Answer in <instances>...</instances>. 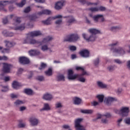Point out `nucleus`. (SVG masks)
<instances>
[{"label":"nucleus","instance_id":"nucleus-1","mask_svg":"<svg viewBox=\"0 0 130 130\" xmlns=\"http://www.w3.org/2000/svg\"><path fill=\"white\" fill-rule=\"evenodd\" d=\"M41 32L40 31H34L28 34L27 37L24 40L23 43L24 44H37L38 43H40V44H43L44 43H46V42H48L49 41H51L53 38L52 37H47L46 38L43 39L42 43L36 41L35 39H31L30 37H36L37 36H40L41 35Z\"/></svg>","mask_w":130,"mask_h":130},{"label":"nucleus","instance_id":"nucleus-2","mask_svg":"<svg viewBox=\"0 0 130 130\" xmlns=\"http://www.w3.org/2000/svg\"><path fill=\"white\" fill-rule=\"evenodd\" d=\"M77 78H78V81L81 83H85L86 82V78L83 77V76H80V74L74 75V71L72 69H69L68 71V78L69 80H76Z\"/></svg>","mask_w":130,"mask_h":130},{"label":"nucleus","instance_id":"nucleus-3","mask_svg":"<svg viewBox=\"0 0 130 130\" xmlns=\"http://www.w3.org/2000/svg\"><path fill=\"white\" fill-rule=\"evenodd\" d=\"M80 39V36L77 34H72L69 35L64 39V41H67L68 42H76Z\"/></svg>","mask_w":130,"mask_h":130},{"label":"nucleus","instance_id":"nucleus-4","mask_svg":"<svg viewBox=\"0 0 130 130\" xmlns=\"http://www.w3.org/2000/svg\"><path fill=\"white\" fill-rule=\"evenodd\" d=\"M118 42H116L111 44L110 46L111 47V50H113V52H116V53H119L120 54H124V50L122 48H118V49L114 48L116 45H118Z\"/></svg>","mask_w":130,"mask_h":130},{"label":"nucleus","instance_id":"nucleus-5","mask_svg":"<svg viewBox=\"0 0 130 130\" xmlns=\"http://www.w3.org/2000/svg\"><path fill=\"white\" fill-rule=\"evenodd\" d=\"M83 119L82 118H78L76 119L75 120V126L76 130H86V128L81 125V122H82Z\"/></svg>","mask_w":130,"mask_h":130},{"label":"nucleus","instance_id":"nucleus-6","mask_svg":"<svg viewBox=\"0 0 130 130\" xmlns=\"http://www.w3.org/2000/svg\"><path fill=\"white\" fill-rule=\"evenodd\" d=\"M3 72L5 74H9L11 72V69L13 67L12 64L8 63H3Z\"/></svg>","mask_w":130,"mask_h":130},{"label":"nucleus","instance_id":"nucleus-7","mask_svg":"<svg viewBox=\"0 0 130 130\" xmlns=\"http://www.w3.org/2000/svg\"><path fill=\"white\" fill-rule=\"evenodd\" d=\"M129 113V108L126 107H122L120 109V115L122 116V117H125L128 115V113Z\"/></svg>","mask_w":130,"mask_h":130},{"label":"nucleus","instance_id":"nucleus-8","mask_svg":"<svg viewBox=\"0 0 130 130\" xmlns=\"http://www.w3.org/2000/svg\"><path fill=\"white\" fill-rule=\"evenodd\" d=\"M12 1H4L0 2V11H3L4 12H7V10L5 9V6L9 4H13Z\"/></svg>","mask_w":130,"mask_h":130},{"label":"nucleus","instance_id":"nucleus-9","mask_svg":"<svg viewBox=\"0 0 130 130\" xmlns=\"http://www.w3.org/2000/svg\"><path fill=\"white\" fill-rule=\"evenodd\" d=\"M64 18H67L66 22L67 26H70V25H72V24L77 22V20H76V19L73 16H65Z\"/></svg>","mask_w":130,"mask_h":130},{"label":"nucleus","instance_id":"nucleus-10","mask_svg":"<svg viewBox=\"0 0 130 130\" xmlns=\"http://www.w3.org/2000/svg\"><path fill=\"white\" fill-rule=\"evenodd\" d=\"M66 5V1L63 0H61L57 2L55 5V10H61L62 9V7Z\"/></svg>","mask_w":130,"mask_h":130},{"label":"nucleus","instance_id":"nucleus-11","mask_svg":"<svg viewBox=\"0 0 130 130\" xmlns=\"http://www.w3.org/2000/svg\"><path fill=\"white\" fill-rule=\"evenodd\" d=\"M79 54L82 57H89L90 56V52L87 49H83L79 52Z\"/></svg>","mask_w":130,"mask_h":130},{"label":"nucleus","instance_id":"nucleus-12","mask_svg":"<svg viewBox=\"0 0 130 130\" xmlns=\"http://www.w3.org/2000/svg\"><path fill=\"white\" fill-rule=\"evenodd\" d=\"M92 18L95 23H98V22H99V19H101V22H104L105 20L102 14L94 15Z\"/></svg>","mask_w":130,"mask_h":130},{"label":"nucleus","instance_id":"nucleus-13","mask_svg":"<svg viewBox=\"0 0 130 130\" xmlns=\"http://www.w3.org/2000/svg\"><path fill=\"white\" fill-rule=\"evenodd\" d=\"M19 61L21 64H28V63H30L29 59L24 56L19 57Z\"/></svg>","mask_w":130,"mask_h":130},{"label":"nucleus","instance_id":"nucleus-14","mask_svg":"<svg viewBox=\"0 0 130 130\" xmlns=\"http://www.w3.org/2000/svg\"><path fill=\"white\" fill-rule=\"evenodd\" d=\"M82 36H83L84 39L86 40V41H87L88 42H89L90 41H95V40H96V35H92L91 36H90V37L89 38H86V35L85 34H83L82 35Z\"/></svg>","mask_w":130,"mask_h":130},{"label":"nucleus","instance_id":"nucleus-15","mask_svg":"<svg viewBox=\"0 0 130 130\" xmlns=\"http://www.w3.org/2000/svg\"><path fill=\"white\" fill-rule=\"evenodd\" d=\"M10 18L11 19L13 18V21L16 23V24H20L21 23V17H19L16 16H14V15H10Z\"/></svg>","mask_w":130,"mask_h":130},{"label":"nucleus","instance_id":"nucleus-16","mask_svg":"<svg viewBox=\"0 0 130 130\" xmlns=\"http://www.w3.org/2000/svg\"><path fill=\"white\" fill-rule=\"evenodd\" d=\"M51 11L48 10H44L42 11L39 12L37 13L38 16H42V15H50Z\"/></svg>","mask_w":130,"mask_h":130},{"label":"nucleus","instance_id":"nucleus-17","mask_svg":"<svg viewBox=\"0 0 130 130\" xmlns=\"http://www.w3.org/2000/svg\"><path fill=\"white\" fill-rule=\"evenodd\" d=\"M76 71H81L82 73L80 74V76H85V75H88L87 73V72L85 71V69L84 68L81 67H76Z\"/></svg>","mask_w":130,"mask_h":130},{"label":"nucleus","instance_id":"nucleus-18","mask_svg":"<svg viewBox=\"0 0 130 130\" xmlns=\"http://www.w3.org/2000/svg\"><path fill=\"white\" fill-rule=\"evenodd\" d=\"M29 121L32 126L37 125L38 124V119L35 117H31L29 119Z\"/></svg>","mask_w":130,"mask_h":130},{"label":"nucleus","instance_id":"nucleus-19","mask_svg":"<svg viewBox=\"0 0 130 130\" xmlns=\"http://www.w3.org/2000/svg\"><path fill=\"white\" fill-rule=\"evenodd\" d=\"M28 52L30 56H34V55H39V54H40V51L36 50H31Z\"/></svg>","mask_w":130,"mask_h":130},{"label":"nucleus","instance_id":"nucleus-20","mask_svg":"<svg viewBox=\"0 0 130 130\" xmlns=\"http://www.w3.org/2000/svg\"><path fill=\"white\" fill-rule=\"evenodd\" d=\"M2 33L5 37H13L15 35L14 33L8 32L6 30H4Z\"/></svg>","mask_w":130,"mask_h":130},{"label":"nucleus","instance_id":"nucleus-21","mask_svg":"<svg viewBox=\"0 0 130 130\" xmlns=\"http://www.w3.org/2000/svg\"><path fill=\"white\" fill-rule=\"evenodd\" d=\"M43 99H44V100L50 101V100H52V95L48 93H47L44 94Z\"/></svg>","mask_w":130,"mask_h":130},{"label":"nucleus","instance_id":"nucleus-22","mask_svg":"<svg viewBox=\"0 0 130 130\" xmlns=\"http://www.w3.org/2000/svg\"><path fill=\"white\" fill-rule=\"evenodd\" d=\"M74 104L75 105H80V104L82 103V100L80 99V98L75 97L73 99Z\"/></svg>","mask_w":130,"mask_h":130},{"label":"nucleus","instance_id":"nucleus-23","mask_svg":"<svg viewBox=\"0 0 130 130\" xmlns=\"http://www.w3.org/2000/svg\"><path fill=\"white\" fill-rule=\"evenodd\" d=\"M19 87H21V84H20V83L17 82L16 81H13L12 83L13 88L18 90V89H19Z\"/></svg>","mask_w":130,"mask_h":130},{"label":"nucleus","instance_id":"nucleus-24","mask_svg":"<svg viewBox=\"0 0 130 130\" xmlns=\"http://www.w3.org/2000/svg\"><path fill=\"white\" fill-rule=\"evenodd\" d=\"M89 31L90 32V33L92 34V35H96V34H100V30L96 29L95 28H91L90 29H89Z\"/></svg>","mask_w":130,"mask_h":130},{"label":"nucleus","instance_id":"nucleus-25","mask_svg":"<svg viewBox=\"0 0 130 130\" xmlns=\"http://www.w3.org/2000/svg\"><path fill=\"white\" fill-rule=\"evenodd\" d=\"M24 93L26 94V95H33V90L29 88H25L24 90Z\"/></svg>","mask_w":130,"mask_h":130},{"label":"nucleus","instance_id":"nucleus-26","mask_svg":"<svg viewBox=\"0 0 130 130\" xmlns=\"http://www.w3.org/2000/svg\"><path fill=\"white\" fill-rule=\"evenodd\" d=\"M80 2L82 5H86V4L87 6H90V5H94L97 6V3H91L90 2H87L86 0H80Z\"/></svg>","mask_w":130,"mask_h":130},{"label":"nucleus","instance_id":"nucleus-27","mask_svg":"<svg viewBox=\"0 0 130 130\" xmlns=\"http://www.w3.org/2000/svg\"><path fill=\"white\" fill-rule=\"evenodd\" d=\"M56 80L57 81H58V82H60V81H63L64 82V81H65V79H64V75H62V74H61V75H58L57 77H56Z\"/></svg>","mask_w":130,"mask_h":130},{"label":"nucleus","instance_id":"nucleus-28","mask_svg":"<svg viewBox=\"0 0 130 130\" xmlns=\"http://www.w3.org/2000/svg\"><path fill=\"white\" fill-rule=\"evenodd\" d=\"M117 101V99H115L114 98L109 97L106 100V103L107 104H109V103H111V102H113V101Z\"/></svg>","mask_w":130,"mask_h":130},{"label":"nucleus","instance_id":"nucleus-29","mask_svg":"<svg viewBox=\"0 0 130 130\" xmlns=\"http://www.w3.org/2000/svg\"><path fill=\"white\" fill-rule=\"evenodd\" d=\"M53 18L52 17H49L46 20L43 21V23L45 25H50L51 24V21H52Z\"/></svg>","mask_w":130,"mask_h":130},{"label":"nucleus","instance_id":"nucleus-30","mask_svg":"<svg viewBox=\"0 0 130 130\" xmlns=\"http://www.w3.org/2000/svg\"><path fill=\"white\" fill-rule=\"evenodd\" d=\"M81 112L86 114H92L93 113V110H81Z\"/></svg>","mask_w":130,"mask_h":130},{"label":"nucleus","instance_id":"nucleus-31","mask_svg":"<svg viewBox=\"0 0 130 130\" xmlns=\"http://www.w3.org/2000/svg\"><path fill=\"white\" fill-rule=\"evenodd\" d=\"M29 19L30 21H32L33 22H35L37 19H38V17L36 15H30L29 16Z\"/></svg>","mask_w":130,"mask_h":130},{"label":"nucleus","instance_id":"nucleus-32","mask_svg":"<svg viewBox=\"0 0 130 130\" xmlns=\"http://www.w3.org/2000/svg\"><path fill=\"white\" fill-rule=\"evenodd\" d=\"M96 98L99 100V102L102 103L103 102V100H104V95L100 94L96 96Z\"/></svg>","mask_w":130,"mask_h":130},{"label":"nucleus","instance_id":"nucleus-33","mask_svg":"<svg viewBox=\"0 0 130 130\" xmlns=\"http://www.w3.org/2000/svg\"><path fill=\"white\" fill-rule=\"evenodd\" d=\"M98 85L99 86V87L102 88V89H104V88H107V85L103 84V83L100 81L98 82Z\"/></svg>","mask_w":130,"mask_h":130},{"label":"nucleus","instance_id":"nucleus-34","mask_svg":"<svg viewBox=\"0 0 130 130\" xmlns=\"http://www.w3.org/2000/svg\"><path fill=\"white\" fill-rule=\"evenodd\" d=\"M46 76H52V69L51 68H49L47 71L45 72Z\"/></svg>","mask_w":130,"mask_h":130},{"label":"nucleus","instance_id":"nucleus-35","mask_svg":"<svg viewBox=\"0 0 130 130\" xmlns=\"http://www.w3.org/2000/svg\"><path fill=\"white\" fill-rule=\"evenodd\" d=\"M24 29H25V25L24 24L21 25L19 26H17L15 28V30H20V31L24 30Z\"/></svg>","mask_w":130,"mask_h":130},{"label":"nucleus","instance_id":"nucleus-36","mask_svg":"<svg viewBox=\"0 0 130 130\" xmlns=\"http://www.w3.org/2000/svg\"><path fill=\"white\" fill-rule=\"evenodd\" d=\"M25 4H26V0H22L20 3L16 4V5L19 8H22Z\"/></svg>","mask_w":130,"mask_h":130},{"label":"nucleus","instance_id":"nucleus-37","mask_svg":"<svg viewBox=\"0 0 130 130\" xmlns=\"http://www.w3.org/2000/svg\"><path fill=\"white\" fill-rule=\"evenodd\" d=\"M120 29V27L119 26H113L111 27V31H113V32H116V31H118Z\"/></svg>","mask_w":130,"mask_h":130},{"label":"nucleus","instance_id":"nucleus-38","mask_svg":"<svg viewBox=\"0 0 130 130\" xmlns=\"http://www.w3.org/2000/svg\"><path fill=\"white\" fill-rule=\"evenodd\" d=\"M88 11H90L92 13L94 12H99L98 7H91L88 9Z\"/></svg>","mask_w":130,"mask_h":130},{"label":"nucleus","instance_id":"nucleus-39","mask_svg":"<svg viewBox=\"0 0 130 130\" xmlns=\"http://www.w3.org/2000/svg\"><path fill=\"white\" fill-rule=\"evenodd\" d=\"M46 67H47L46 63L42 62L41 64V66L39 68V69H40V70H44V69H45Z\"/></svg>","mask_w":130,"mask_h":130},{"label":"nucleus","instance_id":"nucleus-40","mask_svg":"<svg viewBox=\"0 0 130 130\" xmlns=\"http://www.w3.org/2000/svg\"><path fill=\"white\" fill-rule=\"evenodd\" d=\"M107 70L108 71H109V72H113V71H114V70H115V66H109L107 68Z\"/></svg>","mask_w":130,"mask_h":130},{"label":"nucleus","instance_id":"nucleus-41","mask_svg":"<svg viewBox=\"0 0 130 130\" xmlns=\"http://www.w3.org/2000/svg\"><path fill=\"white\" fill-rule=\"evenodd\" d=\"M99 62H100L99 58H97L93 61V63L95 67H98V66H99Z\"/></svg>","mask_w":130,"mask_h":130},{"label":"nucleus","instance_id":"nucleus-42","mask_svg":"<svg viewBox=\"0 0 130 130\" xmlns=\"http://www.w3.org/2000/svg\"><path fill=\"white\" fill-rule=\"evenodd\" d=\"M43 110H50V107L48 104H45Z\"/></svg>","mask_w":130,"mask_h":130},{"label":"nucleus","instance_id":"nucleus-43","mask_svg":"<svg viewBox=\"0 0 130 130\" xmlns=\"http://www.w3.org/2000/svg\"><path fill=\"white\" fill-rule=\"evenodd\" d=\"M36 80L38 81H40V82H42V81H44V77L42 76H39L36 77Z\"/></svg>","mask_w":130,"mask_h":130},{"label":"nucleus","instance_id":"nucleus-44","mask_svg":"<svg viewBox=\"0 0 130 130\" xmlns=\"http://www.w3.org/2000/svg\"><path fill=\"white\" fill-rule=\"evenodd\" d=\"M5 43L6 44V46L7 47H12L13 46V43L12 42H10L8 41H5Z\"/></svg>","mask_w":130,"mask_h":130},{"label":"nucleus","instance_id":"nucleus-45","mask_svg":"<svg viewBox=\"0 0 130 130\" xmlns=\"http://www.w3.org/2000/svg\"><path fill=\"white\" fill-rule=\"evenodd\" d=\"M14 104H15V105L16 106H18V105H21V104H23L24 102H23V101H20V100H17Z\"/></svg>","mask_w":130,"mask_h":130},{"label":"nucleus","instance_id":"nucleus-46","mask_svg":"<svg viewBox=\"0 0 130 130\" xmlns=\"http://www.w3.org/2000/svg\"><path fill=\"white\" fill-rule=\"evenodd\" d=\"M41 49L43 50V51L48 50V46L46 45H43L41 47Z\"/></svg>","mask_w":130,"mask_h":130},{"label":"nucleus","instance_id":"nucleus-47","mask_svg":"<svg viewBox=\"0 0 130 130\" xmlns=\"http://www.w3.org/2000/svg\"><path fill=\"white\" fill-rule=\"evenodd\" d=\"M69 49L71 51H76V50H77V47L75 46H70L69 47Z\"/></svg>","mask_w":130,"mask_h":130},{"label":"nucleus","instance_id":"nucleus-48","mask_svg":"<svg viewBox=\"0 0 130 130\" xmlns=\"http://www.w3.org/2000/svg\"><path fill=\"white\" fill-rule=\"evenodd\" d=\"M1 52L2 53H9L10 52V49L4 48Z\"/></svg>","mask_w":130,"mask_h":130},{"label":"nucleus","instance_id":"nucleus-49","mask_svg":"<svg viewBox=\"0 0 130 130\" xmlns=\"http://www.w3.org/2000/svg\"><path fill=\"white\" fill-rule=\"evenodd\" d=\"M98 9H99V11H100L101 12H104L105 11H106V8L103 7V6H101L100 7H98Z\"/></svg>","mask_w":130,"mask_h":130},{"label":"nucleus","instance_id":"nucleus-50","mask_svg":"<svg viewBox=\"0 0 130 130\" xmlns=\"http://www.w3.org/2000/svg\"><path fill=\"white\" fill-rule=\"evenodd\" d=\"M56 108H61L62 107V105L61 103L58 102L55 104Z\"/></svg>","mask_w":130,"mask_h":130},{"label":"nucleus","instance_id":"nucleus-51","mask_svg":"<svg viewBox=\"0 0 130 130\" xmlns=\"http://www.w3.org/2000/svg\"><path fill=\"white\" fill-rule=\"evenodd\" d=\"M62 18V16L60 15H58L55 16V17H52L53 20H55V19H61Z\"/></svg>","mask_w":130,"mask_h":130},{"label":"nucleus","instance_id":"nucleus-52","mask_svg":"<svg viewBox=\"0 0 130 130\" xmlns=\"http://www.w3.org/2000/svg\"><path fill=\"white\" fill-rule=\"evenodd\" d=\"M56 25H61L62 24V20L61 19L57 20L55 21Z\"/></svg>","mask_w":130,"mask_h":130},{"label":"nucleus","instance_id":"nucleus-53","mask_svg":"<svg viewBox=\"0 0 130 130\" xmlns=\"http://www.w3.org/2000/svg\"><path fill=\"white\" fill-rule=\"evenodd\" d=\"M0 60H8V57L6 56H0Z\"/></svg>","mask_w":130,"mask_h":130},{"label":"nucleus","instance_id":"nucleus-54","mask_svg":"<svg viewBox=\"0 0 130 130\" xmlns=\"http://www.w3.org/2000/svg\"><path fill=\"white\" fill-rule=\"evenodd\" d=\"M103 116H105L107 118H109V117H111V115L109 113H107L104 115H103Z\"/></svg>","mask_w":130,"mask_h":130},{"label":"nucleus","instance_id":"nucleus-55","mask_svg":"<svg viewBox=\"0 0 130 130\" xmlns=\"http://www.w3.org/2000/svg\"><path fill=\"white\" fill-rule=\"evenodd\" d=\"M30 11H31V9L29 7H28L25 9V10H24V13H29Z\"/></svg>","mask_w":130,"mask_h":130},{"label":"nucleus","instance_id":"nucleus-56","mask_svg":"<svg viewBox=\"0 0 130 130\" xmlns=\"http://www.w3.org/2000/svg\"><path fill=\"white\" fill-rule=\"evenodd\" d=\"M115 62H116V63H118V64H121L122 63V61H120V60L118 59H116L114 60Z\"/></svg>","mask_w":130,"mask_h":130},{"label":"nucleus","instance_id":"nucleus-57","mask_svg":"<svg viewBox=\"0 0 130 130\" xmlns=\"http://www.w3.org/2000/svg\"><path fill=\"white\" fill-rule=\"evenodd\" d=\"M63 128L68 130H72V129L70 128V126H69L68 125H64L63 126Z\"/></svg>","mask_w":130,"mask_h":130},{"label":"nucleus","instance_id":"nucleus-58","mask_svg":"<svg viewBox=\"0 0 130 130\" xmlns=\"http://www.w3.org/2000/svg\"><path fill=\"white\" fill-rule=\"evenodd\" d=\"M11 97L12 98V99H14V98H18V95L12 93L11 94Z\"/></svg>","mask_w":130,"mask_h":130},{"label":"nucleus","instance_id":"nucleus-59","mask_svg":"<svg viewBox=\"0 0 130 130\" xmlns=\"http://www.w3.org/2000/svg\"><path fill=\"white\" fill-rule=\"evenodd\" d=\"M26 125V124L25 123H20L19 124H18V126L19 127H25V126Z\"/></svg>","mask_w":130,"mask_h":130},{"label":"nucleus","instance_id":"nucleus-60","mask_svg":"<svg viewBox=\"0 0 130 130\" xmlns=\"http://www.w3.org/2000/svg\"><path fill=\"white\" fill-rule=\"evenodd\" d=\"M102 122L103 123H107V122H108V120H107V119L105 118V119H102Z\"/></svg>","mask_w":130,"mask_h":130},{"label":"nucleus","instance_id":"nucleus-61","mask_svg":"<svg viewBox=\"0 0 130 130\" xmlns=\"http://www.w3.org/2000/svg\"><path fill=\"white\" fill-rule=\"evenodd\" d=\"M115 113H116V114H120V110H118L117 109L114 110Z\"/></svg>","mask_w":130,"mask_h":130},{"label":"nucleus","instance_id":"nucleus-62","mask_svg":"<svg viewBox=\"0 0 130 130\" xmlns=\"http://www.w3.org/2000/svg\"><path fill=\"white\" fill-rule=\"evenodd\" d=\"M8 22V18H5L3 20V24H7Z\"/></svg>","mask_w":130,"mask_h":130},{"label":"nucleus","instance_id":"nucleus-63","mask_svg":"<svg viewBox=\"0 0 130 130\" xmlns=\"http://www.w3.org/2000/svg\"><path fill=\"white\" fill-rule=\"evenodd\" d=\"M24 72V69L23 68H19L18 69V73L19 74H22V73Z\"/></svg>","mask_w":130,"mask_h":130},{"label":"nucleus","instance_id":"nucleus-64","mask_svg":"<svg viewBox=\"0 0 130 130\" xmlns=\"http://www.w3.org/2000/svg\"><path fill=\"white\" fill-rule=\"evenodd\" d=\"M125 122L127 124H130V118L126 119L125 120Z\"/></svg>","mask_w":130,"mask_h":130}]
</instances>
